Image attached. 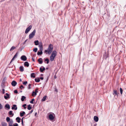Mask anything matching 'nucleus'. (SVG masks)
<instances>
[{"instance_id": "nucleus-1", "label": "nucleus", "mask_w": 126, "mask_h": 126, "mask_svg": "<svg viewBox=\"0 0 126 126\" xmlns=\"http://www.w3.org/2000/svg\"><path fill=\"white\" fill-rule=\"evenodd\" d=\"M57 52L55 50L53 51L51 55L50 56V60L51 61H54Z\"/></svg>"}, {"instance_id": "nucleus-2", "label": "nucleus", "mask_w": 126, "mask_h": 126, "mask_svg": "<svg viewBox=\"0 0 126 126\" xmlns=\"http://www.w3.org/2000/svg\"><path fill=\"white\" fill-rule=\"evenodd\" d=\"M53 48V46L51 44H50L48 46V48H47L48 50V54H50L52 51Z\"/></svg>"}, {"instance_id": "nucleus-3", "label": "nucleus", "mask_w": 126, "mask_h": 126, "mask_svg": "<svg viewBox=\"0 0 126 126\" xmlns=\"http://www.w3.org/2000/svg\"><path fill=\"white\" fill-rule=\"evenodd\" d=\"M35 32L36 30L35 29H34L33 30V31L29 34V39H31L33 38L35 35Z\"/></svg>"}, {"instance_id": "nucleus-4", "label": "nucleus", "mask_w": 126, "mask_h": 126, "mask_svg": "<svg viewBox=\"0 0 126 126\" xmlns=\"http://www.w3.org/2000/svg\"><path fill=\"white\" fill-rule=\"evenodd\" d=\"M32 27V26L31 25L29 26L27 28L25 31V32L26 34L31 29Z\"/></svg>"}, {"instance_id": "nucleus-5", "label": "nucleus", "mask_w": 126, "mask_h": 126, "mask_svg": "<svg viewBox=\"0 0 126 126\" xmlns=\"http://www.w3.org/2000/svg\"><path fill=\"white\" fill-rule=\"evenodd\" d=\"M4 97L5 99L7 100L8 98H10V95L9 94L6 93L4 94Z\"/></svg>"}, {"instance_id": "nucleus-6", "label": "nucleus", "mask_w": 126, "mask_h": 126, "mask_svg": "<svg viewBox=\"0 0 126 126\" xmlns=\"http://www.w3.org/2000/svg\"><path fill=\"white\" fill-rule=\"evenodd\" d=\"M21 59L23 61H26V60L27 58L26 56L23 55L21 57Z\"/></svg>"}, {"instance_id": "nucleus-7", "label": "nucleus", "mask_w": 126, "mask_h": 126, "mask_svg": "<svg viewBox=\"0 0 126 126\" xmlns=\"http://www.w3.org/2000/svg\"><path fill=\"white\" fill-rule=\"evenodd\" d=\"M109 55L108 54H107L106 52L104 54L103 56V58L104 59H106L108 58V57Z\"/></svg>"}, {"instance_id": "nucleus-8", "label": "nucleus", "mask_w": 126, "mask_h": 126, "mask_svg": "<svg viewBox=\"0 0 126 126\" xmlns=\"http://www.w3.org/2000/svg\"><path fill=\"white\" fill-rule=\"evenodd\" d=\"M49 118L50 120H52L54 119V117L52 114H50L49 115Z\"/></svg>"}, {"instance_id": "nucleus-9", "label": "nucleus", "mask_w": 126, "mask_h": 126, "mask_svg": "<svg viewBox=\"0 0 126 126\" xmlns=\"http://www.w3.org/2000/svg\"><path fill=\"white\" fill-rule=\"evenodd\" d=\"M45 70V67L43 66H41L40 68V71L41 72H43V71Z\"/></svg>"}, {"instance_id": "nucleus-10", "label": "nucleus", "mask_w": 126, "mask_h": 126, "mask_svg": "<svg viewBox=\"0 0 126 126\" xmlns=\"http://www.w3.org/2000/svg\"><path fill=\"white\" fill-rule=\"evenodd\" d=\"M16 84V82L15 80L13 81L11 83L12 85L13 86H15Z\"/></svg>"}, {"instance_id": "nucleus-11", "label": "nucleus", "mask_w": 126, "mask_h": 126, "mask_svg": "<svg viewBox=\"0 0 126 126\" xmlns=\"http://www.w3.org/2000/svg\"><path fill=\"white\" fill-rule=\"evenodd\" d=\"M12 110H16L17 109V107L16 105H13V107L12 108Z\"/></svg>"}, {"instance_id": "nucleus-12", "label": "nucleus", "mask_w": 126, "mask_h": 126, "mask_svg": "<svg viewBox=\"0 0 126 126\" xmlns=\"http://www.w3.org/2000/svg\"><path fill=\"white\" fill-rule=\"evenodd\" d=\"M94 119L95 122H97L98 120V117L96 116H94Z\"/></svg>"}, {"instance_id": "nucleus-13", "label": "nucleus", "mask_w": 126, "mask_h": 126, "mask_svg": "<svg viewBox=\"0 0 126 126\" xmlns=\"http://www.w3.org/2000/svg\"><path fill=\"white\" fill-rule=\"evenodd\" d=\"M38 89H36L35 90V92L34 91H33L32 92V96L34 95L33 94L34 93H35L34 95H36L37 93L38 92Z\"/></svg>"}, {"instance_id": "nucleus-14", "label": "nucleus", "mask_w": 126, "mask_h": 126, "mask_svg": "<svg viewBox=\"0 0 126 126\" xmlns=\"http://www.w3.org/2000/svg\"><path fill=\"white\" fill-rule=\"evenodd\" d=\"M39 48L40 50V51H42L43 50V46L42 45H40L39 46Z\"/></svg>"}, {"instance_id": "nucleus-15", "label": "nucleus", "mask_w": 126, "mask_h": 126, "mask_svg": "<svg viewBox=\"0 0 126 126\" xmlns=\"http://www.w3.org/2000/svg\"><path fill=\"white\" fill-rule=\"evenodd\" d=\"M42 59V58H40L38 60V61L39 62V63L40 64H41L42 63L43 61Z\"/></svg>"}, {"instance_id": "nucleus-16", "label": "nucleus", "mask_w": 126, "mask_h": 126, "mask_svg": "<svg viewBox=\"0 0 126 126\" xmlns=\"http://www.w3.org/2000/svg\"><path fill=\"white\" fill-rule=\"evenodd\" d=\"M24 65L27 67H28L29 66V63L27 62H25L24 63Z\"/></svg>"}, {"instance_id": "nucleus-17", "label": "nucleus", "mask_w": 126, "mask_h": 126, "mask_svg": "<svg viewBox=\"0 0 126 126\" xmlns=\"http://www.w3.org/2000/svg\"><path fill=\"white\" fill-rule=\"evenodd\" d=\"M20 71L21 72H22L24 71V69L23 67L22 66H21L19 67Z\"/></svg>"}, {"instance_id": "nucleus-18", "label": "nucleus", "mask_w": 126, "mask_h": 126, "mask_svg": "<svg viewBox=\"0 0 126 126\" xmlns=\"http://www.w3.org/2000/svg\"><path fill=\"white\" fill-rule=\"evenodd\" d=\"M16 120L17 122L19 123L20 122L21 118H20L19 117H17L16 119Z\"/></svg>"}, {"instance_id": "nucleus-19", "label": "nucleus", "mask_w": 126, "mask_h": 126, "mask_svg": "<svg viewBox=\"0 0 126 126\" xmlns=\"http://www.w3.org/2000/svg\"><path fill=\"white\" fill-rule=\"evenodd\" d=\"M25 114V112L23 111L22 112H20V116L21 117H23L24 115Z\"/></svg>"}, {"instance_id": "nucleus-20", "label": "nucleus", "mask_w": 126, "mask_h": 126, "mask_svg": "<svg viewBox=\"0 0 126 126\" xmlns=\"http://www.w3.org/2000/svg\"><path fill=\"white\" fill-rule=\"evenodd\" d=\"M13 111H10L8 112L9 114L10 115H12V117L14 115V114L12 113Z\"/></svg>"}, {"instance_id": "nucleus-21", "label": "nucleus", "mask_w": 126, "mask_h": 126, "mask_svg": "<svg viewBox=\"0 0 126 126\" xmlns=\"http://www.w3.org/2000/svg\"><path fill=\"white\" fill-rule=\"evenodd\" d=\"M5 107L9 109L10 108V105L8 104H6L5 106Z\"/></svg>"}, {"instance_id": "nucleus-22", "label": "nucleus", "mask_w": 126, "mask_h": 126, "mask_svg": "<svg viewBox=\"0 0 126 126\" xmlns=\"http://www.w3.org/2000/svg\"><path fill=\"white\" fill-rule=\"evenodd\" d=\"M35 81L37 82H39L40 80V79L39 78L37 79L36 78H35Z\"/></svg>"}, {"instance_id": "nucleus-23", "label": "nucleus", "mask_w": 126, "mask_h": 126, "mask_svg": "<svg viewBox=\"0 0 126 126\" xmlns=\"http://www.w3.org/2000/svg\"><path fill=\"white\" fill-rule=\"evenodd\" d=\"M26 98V97L25 96H22L21 98V100L22 101H23L24 100V99Z\"/></svg>"}, {"instance_id": "nucleus-24", "label": "nucleus", "mask_w": 126, "mask_h": 126, "mask_svg": "<svg viewBox=\"0 0 126 126\" xmlns=\"http://www.w3.org/2000/svg\"><path fill=\"white\" fill-rule=\"evenodd\" d=\"M1 125L2 126H7V123H6L4 122H2L1 123Z\"/></svg>"}, {"instance_id": "nucleus-25", "label": "nucleus", "mask_w": 126, "mask_h": 126, "mask_svg": "<svg viewBox=\"0 0 126 126\" xmlns=\"http://www.w3.org/2000/svg\"><path fill=\"white\" fill-rule=\"evenodd\" d=\"M47 96H44V97H43L42 99V101H44L47 98Z\"/></svg>"}, {"instance_id": "nucleus-26", "label": "nucleus", "mask_w": 126, "mask_h": 126, "mask_svg": "<svg viewBox=\"0 0 126 126\" xmlns=\"http://www.w3.org/2000/svg\"><path fill=\"white\" fill-rule=\"evenodd\" d=\"M43 53L42 51H38L37 52V54L38 55H42Z\"/></svg>"}, {"instance_id": "nucleus-27", "label": "nucleus", "mask_w": 126, "mask_h": 126, "mask_svg": "<svg viewBox=\"0 0 126 126\" xmlns=\"http://www.w3.org/2000/svg\"><path fill=\"white\" fill-rule=\"evenodd\" d=\"M35 73H32L31 74V77L32 78H35V76L34 75Z\"/></svg>"}, {"instance_id": "nucleus-28", "label": "nucleus", "mask_w": 126, "mask_h": 126, "mask_svg": "<svg viewBox=\"0 0 126 126\" xmlns=\"http://www.w3.org/2000/svg\"><path fill=\"white\" fill-rule=\"evenodd\" d=\"M34 43H35V45H37L39 44V41L37 40L35 41L34 42Z\"/></svg>"}, {"instance_id": "nucleus-29", "label": "nucleus", "mask_w": 126, "mask_h": 126, "mask_svg": "<svg viewBox=\"0 0 126 126\" xmlns=\"http://www.w3.org/2000/svg\"><path fill=\"white\" fill-rule=\"evenodd\" d=\"M47 62L46 63L47 64H48L49 62V60L47 58L45 60V62Z\"/></svg>"}, {"instance_id": "nucleus-30", "label": "nucleus", "mask_w": 126, "mask_h": 126, "mask_svg": "<svg viewBox=\"0 0 126 126\" xmlns=\"http://www.w3.org/2000/svg\"><path fill=\"white\" fill-rule=\"evenodd\" d=\"M16 48V47L14 46H12L11 48L10 49V51L13 50L14 49Z\"/></svg>"}, {"instance_id": "nucleus-31", "label": "nucleus", "mask_w": 126, "mask_h": 126, "mask_svg": "<svg viewBox=\"0 0 126 126\" xmlns=\"http://www.w3.org/2000/svg\"><path fill=\"white\" fill-rule=\"evenodd\" d=\"M32 109V107L30 105H29L28 106V109L29 110H31Z\"/></svg>"}, {"instance_id": "nucleus-32", "label": "nucleus", "mask_w": 126, "mask_h": 126, "mask_svg": "<svg viewBox=\"0 0 126 126\" xmlns=\"http://www.w3.org/2000/svg\"><path fill=\"white\" fill-rule=\"evenodd\" d=\"M10 120V119L9 117H7L6 118V120L7 122H9Z\"/></svg>"}, {"instance_id": "nucleus-33", "label": "nucleus", "mask_w": 126, "mask_h": 126, "mask_svg": "<svg viewBox=\"0 0 126 126\" xmlns=\"http://www.w3.org/2000/svg\"><path fill=\"white\" fill-rule=\"evenodd\" d=\"M13 123V121L12 120L11 121H10L9 123V125H12V124Z\"/></svg>"}, {"instance_id": "nucleus-34", "label": "nucleus", "mask_w": 126, "mask_h": 126, "mask_svg": "<svg viewBox=\"0 0 126 126\" xmlns=\"http://www.w3.org/2000/svg\"><path fill=\"white\" fill-rule=\"evenodd\" d=\"M120 91L121 94H122L123 93V90L121 88H120Z\"/></svg>"}, {"instance_id": "nucleus-35", "label": "nucleus", "mask_w": 126, "mask_h": 126, "mask_svg": "<svg viewBox=\"0 0 126 126\" xmlns=\"http://www.w3.org/2000/svg\"><path fill=\"white\" fill-rule=\"evenodd\" d=\"M113 92H113V94H115L116 95L117 94V93L116 90H114Z\"/></svg>"}, {"instance_id": "nucleus-36", "label": "nucleus", "mask_w": 126, "mask_h": 126, "mask_svg": "<svg viewBox=\"0 0 126 126\" xmlns=\"http://www.w3.org/2000/svg\"><path fill=\"white\" fill-rule=\"evenodd\" d=\"M18 55V54L17 53H16L14 55V58H16L17 57V56Z\"/></svg>"}, {"instance_id": "nucleus-37", "label": "nucleus", "mask_w": 126, "mask_h": 126, "mask_svg": "<svg viewBox=\"0 0 126 126\" xmlns=\"http://www.w3.org/2000/svg\"><path fill=\"white\" fill-rule=\"evenodd\" d=\"M31 85H32L31 84H29L28 87V89H30L31 88Z\"/></svg>"}, {"instance_id": "nucleus-38", "label": "nucleus", "mask_w": 126, "mask_h": 126, "mask_svg": "<svg viewBox=\"0 0 126 126\" xmlns=\"http://www.w3.org/2000/svg\"><path fill=\"white\" fill-rule=\"evenodd\" d=\"M37 48H35L34 49H33V50L34 52H36L37 51Z\"/></svg>"}, {"instance_id": "nucleus-39", "label": "nucleus", "mask_w": 126, "mask_h": 126, "mask_svg": "<svg viewBox=\"0 0 126 126\" xmlns=\"http://www.w3.org/2000/svg\"><path fill=\"white\" fill-rule=\"evenodd\" d=\"M34 100V98L32 99V100L30 102V103L31 104L33 103V101Z\"/></svg>"}, {"instance_id": "nucleus-40", "label": "nucleus", "mask_w": 126, "mask_h": 126, "mask_svg": "<svg viewBox=\"0 0 126 126\" xmlns=\"http://www.w3.org/2000/svg\"><path fill=\"white\" fill-rule=\"evenodd\" d=\"M26 104H25L24 105H23L22 106L24 108V109H26Z\"/></svg>"}, {"instance_id": "nucleus-41", "label": "nucleus", "mask_w": 126, "mask_h": 126, "mask_svg": "<svg viewBox=\"0 0 126 126\" xmlns=\"http://www.w3.org/2000/svg\"><path fill=\"white\" fill-rule=\"evenodd\" d=\"M27 81H25V82H24L23 83V84L26 85L27 84Z\"/></svg>"}, {"instance_id": "nucleus-42", "label": "nucleus", "mask_w": 126, "mask_h": 126, "mask_svg": "<svg viewBox=\"0 0 126 126\" xmlns=\"http://www.w3.org/2000/svg\"><path fill=\"white\" fill-rule=\"evenodd\" d=\"M20 88L22 89L23 88H24V87L22 85H21L20 87Z\"/></svg>"}, {"instance_id": "nucleus-43", "label": "nucleus", "mask_w": 126, "mask_h": 126, "mask_svg": "<svg viewBox=\"0 0 126 126\" xmlns=\"http://www.w3.org/2000/svg\"><path fill=\"white\" fill-rule=\"evenodd\" d=\"M5 90L3 89H2V93L3 94H4L5 93Z\"/></svg>"}, {"instance_id": "nucleus-44", "label": "nucleus", "mask_w": 126, "mask_h": 126, "mask_svg": "<svg viewBox=\"0 0 126 126\" xmlns=\"http://www.w3.org/2000/svg\"><path fill=\"white\" fill-rule=\"evenodd\" d=\"M3 107L2 106V105L0 103V109H2Z\"/></svg>"}, {"instance_id": "nucleus-45", "label": "nucleus", "mask_w": 126, "mask_h": 126, "mask_svg": "<svg viewBox=\"0 0 126 126\" xmlns=\"http://www.w3.org/2000/svg\"><path fill=\"white\" fill-rule=\"evenodd\" d=\"M13 126H18V125L17 123H15V124L13 125Z\"/></svg>"}, {"instance_id": "nucleus-46", "label": "nucleus", "mask_w": 126, "mask_h": 126, "mask_svg": "<svg viewBox=\"0 0 126 126\" xmlns=\"http://www.w3.org/2000/svg\"><path fill=\"white\" fill-rule=\"evenodd\" d=\"M14 93H18V92L17 91V90H15L14 91Z\"/></svg>"}, {"instance_id": "nucleus-47", "label": "nucleus", "mask_w": 126, "mask_h": 126, "mask_svg": "<svg viewBox=\"0 0 126 126\" xmlns=\"http://www.w3.org/2000/svg\"><path fill=\"white\" fill-rule=\"evenodd\" d=\"M15 59V58H14V57L12 58V59L10 62V63H11Z\"/></svg>"}, {"instance_id": "nucleus-48", "label": "nucleus", "mask_w": 126, "mask_h": 126, "mask_svg": "<svg viewBox=\"0 0 126 126\" xmlns=\"http://www.w3.org/2000/svg\"><path fill=\"white\" fill-rule=\"evenodd\" d=\"M33 112V110H31V111H30V112H29V113L28 114H27V115H28L29 114H31V113H32Z\"/></svg>"}, {"instance_id": "nucleus-49", "label": "nucleus", "mask_w": 126, "mask_h": 126, "mask_svg": "<svg viewBox=\"0 0 126 126\" xmlns=\"http://www.w3.org/2000/svg\"><path fill=\"white\" fill-rule=\"evenodd\" d=\"M48 49H47V50H45V52H47V53H48Z\"/></svg>"}, {"instance_id": "nucleus-50", "label": "nucleus", "mask_w": 126, "mask_h": 126, "mask_svg": "<svg viewBox=\"0 0 126 126\" xmlns=\"http://www.w3.org/2000/svg\"><path fill=\"white\" fill-rule=\"evenodd\" d=\"M40 79L41 80H43L44 79V78L43 77H41L40 78Z\"/></svg>"}, {"instance_id": "nucleus-51", "label": "nucleus", "mask_w": 126, "mask_h": 126, "mask_svg": "<svg viewBox=\"0 0 126 126\" xmlns=\"http://www.w3.org/2000/svg\"><path fill=\"white\" fill-rule=\"evenodd\" d=\"M96 125H97L96 123H95L94 125L93 126H96Z\"/></svg>"}, {"instance_id": "nucleus-52", "label": "nucleus", "mask_w": 126, "mask_h": 126, "mask_svg": "<svg viewBox=\"0 0 126 126\" xmlns=\"http://www.w3.org/2000/svg\"><path fill=\"white\" fill-rule=\"evenodd\" d=\"M24 118V117H23L21 119V122H23V119Z\"/></svg>"}, {"instance_id": "nucleus-53", "label": "nucleus", "mask_w": 126, "mask_h": 126, "mask_svg": "<svg viewBox=\"0 0 126 126\" xmlns=\"http://www.w3.org/2000/svg\"><path fill=\"white\" fill-rule=\"evenodd\" d=\"M27 41V39L25 41H24V44Z\"/></svg>"}, {"instance_id": "nucleus-54", "label": "nucleus", "mask_w": 126, "mask_h": 126, "mask_svg": "<svg viewBox=\"0 0 126 126\" xmlns=\"http://www.w3.org/2000/svg\"><path fill=\"white\" fill-rule=\"evenodd\" d=\"M21 124L22 125H23V122H21Z\"/></svg>"}, {"instance_id": "nucleus-55", "label": "nucleus", "mask_w": 126, "mask_h": 126, "mask_svg": "<svg viewBox=\"0 0 126 126\" xmlns=\"http://www.w3.org/2000/svg\"><path fill=\"white\" fill-rule=\"evenodd\" d=\"M32 61H34V62L35 61H34V59L33 58H32Z\"/></svg>"}, {"instance_id": "nucleus-56", "label": "nucleus", "mask_w": 126, "mask_h": 126, "mask_svg": "<svg viewBox=\"0 0 126 126\" xmlns=\"http://www.w3.org/2000/svg\"><path fill=\"white\" fill-rule=\"evenodd\" d=\"M37 114V113L36 112H35V116H36V115Z\"/></svg>"}, {"instance_id": "nucleus-57", "label": "nucleus", "mask_w": 126, "mask_h": 126, "mask_svg": "<svg viewBox=\"0 0 126 126\" xmlns=\"http://www.w3.org/2000/svg\"><path fill=\"white\" fill-rule=\"evenodd\" d=\"M20 81H22V79H20Z\"/></svg>"}, {"instance_id": "nucleus-58", "label": "nucleus", "mask_w": 126, "mask_h": 126, "mask_svg": "<svg viewBox=\"0 0 126 126\" xmlns=\"http://www.w3.org/2000/svg\"><path fill=\"white\" fill-rule=\"evenodd\" d=\"M48 67H47V68H46V69H48Z\"/></svg>"}, {"instance_id": "nucleus-59", "label": "nucleus", "mask_w": 126, "mask_h": 126, "mask_svg": "<svg viewBox=\"0 0 126 126\" xmlns=\"http://www.w3.org/2000/svg\"><path fill=\"white\" fill-rule=\"evenodd\" d=\"M55 91H57V89H56L55 90Z\"/></svg>"}, {"instance_id": "nucleus-60", "label": "nucleus", "mask_w": 126, "mask_h": 126, "mask_svg": "<svg viewBox=\"0 0 126 126\" xmlns=\"http://www.w3.org/2000/svg\"><path fill=\"white\" fill-rule=\"evenodd\" d=\"M9 126H12V125H9Z\"/></svg>"}, {"instance_id": "nucleus-61", "label": "nucleus", "mask_w": 126, "mask_h": 126, "mask_svg": "<svg viewBox=\"0 0 126 126\" xmlns=\"http://www.w3.org/2000/svg\"><path fill=\"white\" fill-rule=\"evenodd\" d=\"M41 76H42L43 75V74H41Z\"/></svg>"}, {"instance_id": "nucleus-62", "label": "nucleus", "mask_w": 126, "mask_h": 126, "mask_svg": "<svg viewBox=\"0 0 126 126\" xmlns=\"http://www.w3.org/2000/svg\"><path fill=\"white\" fill-rule=\"evenodd\" d=\"M34 94H35V93H34V94H33L34 95Z\"/></svg>"}]
</instances>
